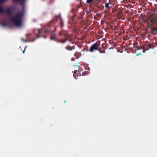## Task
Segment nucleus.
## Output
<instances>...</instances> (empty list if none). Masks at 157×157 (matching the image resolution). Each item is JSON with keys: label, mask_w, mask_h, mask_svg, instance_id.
Returning <instances> with one entry per match:
<instances>
[{"label": "nucleus", "mask_w": 157, "mask_h": 157, "mask_svg": "<svg viewBox=\"0 0 157 157\" xmlns=\"http://www.w3.org/2000/svg\"><path fill=\"white\" fill-rule=\"evenodd\" d=\"M23 12L21 11L17 13L15 16L10 19L11 22L16 26H20L22 25Z\"/></svg>", "instance_id": "1"}, {"label": "nucleus", "mask_w": 157, "mask_h": 157, "mask_svg": "<svg viewBox=\"0 0 157 157\" xmlns=\"http://www.w3.org/2000/svg\"><path fill=\"white\" fill-rule=\"evenodd\" d=\"M59 35L60 36H63L64 38L62 39L57 38L55 39V40L58 43H61L62 44L65 43L67 40V37L68 36L67 32L66 31L61 30L59 33Z\"/></svg>", "instance_id": "2"}, {"label": "nucleus", "mask_w": 157, "mask_h": 157, "mask_svg": "<svg viewBox=\"0 0 157 157\" xmlns=\"http://www.w3.org/2000/svg\"><path fill=\"white\" fill-rule=\"evenodd\" d=\"M53 23V21H52L46 25L45 28L44 32L47 33H52L55 31L56 29L54 25L52 24Z\"/></svg>", "instance_id": "3"}, {"label": "nucleus", "mask_w": 157, "mask_h": 157, "mask_svg": "<svg viewBox=\"0 0 157 157\" xmlns=\"http://www.w3.org/2000/svg\"><path fill=\"white\" fill-rule=\"evenodd\" d=\"M148 20L150 22L151 25H157V18H153V15H151L148 18Z\"/></svg>", "instance_id": "4"}, {"label": "nucleus", "mask_w": 157, "mask_h": 157, "mask_svg": "<svg viewBox=\"0 0 157 157\" xmlns=\"http://www.w3.org/2000/svg\"><path fill=\"white\" fill-rule=\"evenodd\" d=\"M98 44L97 42L95 43L91 46L89 51L90 52H94L95 51L98 50Z\"/></svg>", "instance_id": "5"}, {"label": "nucleus", "mask_w": 157, "mask_h": 157, "mask_svg": "<svg viewBox=\"0 0 157 157\" xmlns=\"http://www.w3.org/2000/svg\"><path fill=\"white\" fill-rule=\"evenodd\" d=\"M12 9L11 8H8L6 10H4V12L7 13L9 15H11Z\"/></svg>", "instance_id": "6"}, {"label": "nucleus", "mask_w": 157, "mask_h": 157, "mask_svg": "<svg viewBox=\"0 0 157 157\" xmlns=\"http://www.w3.org/2000/svg\"><path fill=\"white\" fill-rule=\"evenodd\" d=\"M41 37H42V36H41V31L40 30H39L38 33V34L37 35V36L36 38H34V39L33 40H31L30 41H31V42H33V41H34L36 39H37V38H38Z\"/></svg>", "instance_id": "7"}, {"label": "nucleus", "mask_w": 157, "mask_h": 157, "mask_svg": "<svg viewBox=\"0 0 157 157\" xmlns=\"http://www.w3.org/2000/svg\"><path fill=\"white\" fill-rule=\"evenodd\" d=\"M81 56V54L80 52H76L75 53L74 56L76 57V59H78L79 57H80Z\"/></svg>", "instance_id": "8"}, {"label": "nucleus", "mask_w": 157, "mask_h": 157, "mask_svg": "<svg viewBox=\"0 0 157 157\" xmlns=\"http://www.w3.org/2000/svg\"><path fill=\"white\" fill-rule=\"evenodd\" d=\"M156 28L153 27L151 30V33L155 35L157 33L156 30H155Z\"/></svg>", "instance_id": "9"}, {"label": "nucleus", "mask_w": 157, "mask_h": 157, "mask_svg": "<svg viewBox=\"0 0 157 157\" xmlns=\"http://www.w3.org/2000/svg\"><path fill=\"white\" fill-rule=\"evenodd\" d=\"M79 71V70H75V72L74 73L73 75L75 78H76V77L78 76V74L77 73V72Z\"/></svg>", "instance_id": "10"}, {"label": "nucleus", "mask_w": 157, "mask_h": 157, "mask_svg": "<svg viewBox=\"0 0 157 157\" xmlns=\"http://www.w3.org/2000/svg\"><path fill=\"white\" fill-rule=\"evenodd\" d=\"M66 49L67 50L70 51L72 50V49H74V48L71 47L70 46H68L66 47Z\"/></svg>", "instance_id": "11"}, {"label": "nucleus", "mask_w": 157, "mask_h": 157, "mask_svg": "<svg viewBox=\"0 0 157 157\" xmlns=\"http://www.w3.org/2000/svg\"><path fill=\"white\" fill-rule=\"evenodd\" d=\"M60 27L62 28L64 26V23L63 22L62 19V18L60 17Z\"/></svg>", "instance_id": "12"}, {"label": "nucleus", "mask_w": 157, "mask_h": 157, "mask_svg": "<svg viewBox=\"0 0 157 157\" xmlns=\"http://www.w3.org/2000/svg\"><path fill=\"white\" fill-rule=\"evenodd\" d=\"M93 1L94 0H86V2L87 4H91Z\"/></svg>", "instance_id": "13"}, {"label": "nucleus", "mask_w": 157, "mask_h": 157, "mask_svg": "<svg viewBox=\"0 0 157 157\" xmlns=\"http://www.w3.org/2000/svg\"><path fill=\"white\" fill-rule=\"evenodd\" d=\"M25 0H13L14 1L16 2H19L21 3H23Z\"/></svg>", "instance_id": "14"}, {"label": "nucleus", "mask_w": 157, "mask_h": 157, "mask_svg": "<svg viewBox=\"0 0 157 157\" xmlns=\"http://www.w3.org/2000/svg\"><path fill=\"white\" fill-rule=\"evenodd\" d=\"M2 25L4 27L6 26L7 25V24L6 23L3 22L2 24Z\"/></svg>", "instance_id": "15"}, {"label": "nucleus", "mask_w": 157, "mask_h": 157, "mask_svg": "<svg viewBox=\"0 0 157 157\" xmlns=\"http://www.w3.org/2000/svg\"><path fill=\"white\" fill-rule=\"evenodd\" d=\"M4 9H3L0 6V13L4 12Z\"/></svg>", "instance_id": "16"}, {"label": "nucleus", "mask_w": 157, "mask_h": 157, "mask_svg": "<svg viewBox=\"0 0 157 157\" xmlns=\"http://www.w3.org/2000/svg\"><path fill=\"white\" fill-rule=\"evenodd\" d=\"M105 7L107 8H110V7L109 8V3H106L105 4Z\"/></svg>", "instance_id": "17"}, {"label": "nucleus", "mask_w": 157, "mask_h": 157, "mask_svg": "<svg viewBox=\"0 0 157 157\" xmlns=\"http://www.w3.org/2000/svg\"><path fill=\"white\" fill-rule=\"evenodd\" d=\"M55 39V36L54 35H52L50 37V40H52L53 39Z\"/></svg>", "instance_id": "18"}, {"label": "nucleus", "mask_w": 157, "mask_h": 157, "mask_svg": "<svg viewBox=\"0 0 157 157\" xmlns=\"http://www.w3.org/2000/svg\"><path fill=\"white\" fill-rule=\"evenodd\" d=\"M7 0H0V3H2L6 1Z\"/></svg>", "instance_id": "19"}, {"label": "nucleus", "mask_w": 157, "mask_h": 157, "mask_svg": "<svg viewBox=\"0 0 157 157\" xmlns=\"http://www.w3.org/2000/svg\"><path fill=\"white\" fill-rule=\"evenodd\" d=\"M98 50L99 51L100 53H105V51H100L99 50Z\"/></svg>", "instance_id": "20"}, {"label": "nucleus", "mask_w": 157, "mask_h": 157, "mask_svg": "<svg viewBox=\"0 0 157 157\" xmlns=\"http://www.w3.org/2000/svg\"><path fill=\"white\" fill-rule=\"evenodd\" d=\"M22 40L23 41H24V42H27V40H25L24 39H23V38H22Z\"/></svg>", "instance_id": "21"}, {"label": "nucleus", "mask_w": 157, "mask_h": 157, "mask_svg": "<svg viewBox=\"0 0 157 157\" xmlns=\"http://www.w3.org/2000/svg\"><path fill=\"white\" fill-rule=\"evenodd\" d=\"M30 35V34H27L26 36H27V38H28V37H28V36H29Z\"/></svg>", "instance_id": "22"}, {"label": "nucleus", "mask_w": 157, "mask_h": 157, "mask_svg": "<svg viewBox=\"0 0 157 157\" xmlns=\"http://www.w3.org/2000/svg\"><path fill=\"white\" fill-rule=\"evenodd\" d=\"M25 49L23 51V53H25Z\"/></svg>", "instance_id": "23"}, {"label": "nucleus", "mask_w": 157, "mask_h": 157, "mask_svg": "<svg viewBox=\"0 0 157 157\" xmlns=\"http://www.w3.org/2000/svg\"><path fill=\"white\" fill-rule=\"evenodd\" d=\"M57 21V20H56V21L54 23H55Z\"/></svg>", "instance_id": "24"}]
</instances>
